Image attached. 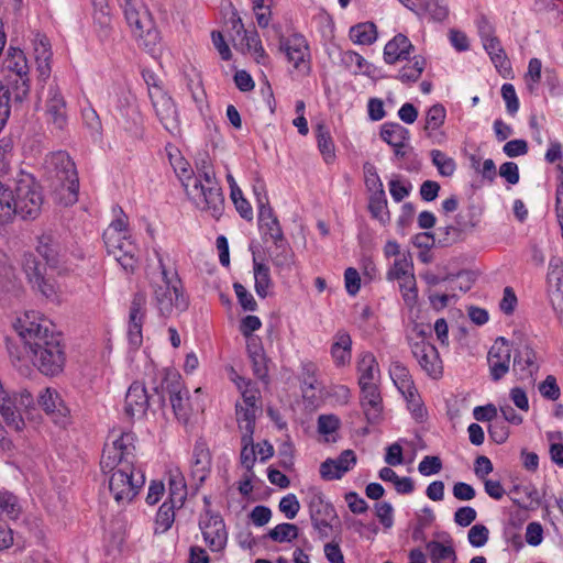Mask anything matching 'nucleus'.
Here are the masks:
<instances>
[{"mask_svg": "<svg viewBox=\"0 0 563 563\" xmlns=\"http://www.w3.org/2000/svg\"><path fill=\"white\" fill-rule=\"evenodd\" d=\"M112 443L104 445L100 466L109 476V490L118 506L130 504L145 483L141 468L136 467V435L131 431L110 432Z\"/></svg>", "mask_w": 563, "mask_h": 563, "instance_id": "1", "label": "nucleus"}, {"mask_svg": "<svg viewBox=\"0 0 563 563\" xmlns=\"http://www.w3.org/2000/svg\"><path fill=\"white\" fill-rule=\"evenodd\" d=\"M14 329L29 347L33 363L46 376H56L63 372L66 356L60 345L59 334L53 324L36 311H26L18 318Z\"/></svg>", "mask_w": 563, "mask_h": 563, "instance_id": "2", "label": "nucleus"}, {"mask_svg": "<svg viewBox=\"0 0 563 563\" xmlns=\"http://www.w3.org/2000/svg\"><path fill=\"white\" fill-rule=\"evenodd\" d=\"M159 273L155 278L153 275L150 280L154 296V305L162 318H170L174 314L186 311L189 307V299L186 296L183 284L176 271L172 272L164 263V258L158 251H155Z\"/></svg>", "mask_w": 563, "mask_h": 563, "instance_id": "3", "label": "nucleus"}, {"mask_svg": "<svg viewBox=\"0 0 563 563\" xmlns=\"http://www.w3.org/2000/svg\"><path fill=\"white\" fill-rule=\"evenodd\" d=\"M119 212L121 217L113 220L103 232V242L108 254L112 255L126 273L132 274L139 264V249L128 235V219L121 208Z\"/></svg>", "mask_w": 563, "mask_h": 563, "instance_id": "4", "label": "nucleus"}, {"mask_svg": "<svg viewBox=\"0 0 563 563\" xmlns=\"http://www.w3.org/2000/svg\"><path fill=\"white\" fill-rule=\"evenodd\" d=\"M189 198L200 209L219 219L224 209L222 189L216 181L213 168H207L197 176L188 177L184 184Z\"/></svg>", "mask_w": 563, "mask_h": 563, "instance_id": "5", "label": "nucleus"}, {"mask_svg": "<svg viewBox=\"0 0 563 563\" xmlns=\"http://www.w3.org/2000/svg\"><path fill=\"white\" fill-rule=\"evenodd\" d=\"M161 406L165 405V396H168L175 417L187 422L191 412L188 390L184 387L181 376L173 369H166L159 385L153 387Z\"/></svg>", "mask_w": 563, "mask_h": 563, "instance_id": "6", "label": "nucleus"}, {"mask_svg": "<svg viewBox=\"0 0 563 563\" xmlns=\"http://www.w3.org/2000/svg\"><path fill=\"white\" fill-rule=\"evenodd\" d=\"M34 405V397L27 389L10 394L3 387L0 388V415L5 424L16 432L25 428L22 413L33 409Z\"/></svg>", "mask_w": 563, "mask_h": 563, "instance_id": "7", "label": "nucleus"}, {"mask_svg": "<svg viewBox=\"0 0 563 563\" xmlns=\"http://www.w3.org/2000/svg\"><path fill=\"white\" fill-rule=\"evenodd\" d=\"M45 166L51 176L59 183V186L67 189V203H75L79 190V180L75 163L70 156L64 151L52 153L47 156Z\"/></svg>", "mask_w": 563, "mask_h": 563, "instance_id": "8", "label": "nucleus"}, {"mask_svg": "<svg viewBox=\"0 0 563 563\" xmlns=\"http://www.w3.org/2000/svg\"><path fill=\"white\" fill-rule=\"evenodd\" d=\"M42 205L43 197L33 178L30 176L21 178L13 192L14 214L24 220L35 219L41 212Z\"/></svg>", "mask_w": 563, "mask_h": 563, "instance_id": "9", "label": "nucleus"}, {"mask_svg": "<svg viewBox=\"0 0 563 563\" xmlns=\"http://www.w3.org/2000/svg\"><path fill=\"white\" fill-rule=\"evenodd\" d=\"M148 96L162 125L170 134H178L180 132L178 112L172 97L157 85L148 88Z\"/></svg>", "mask_w": 563, "mask_h": 563, "instance_id": "10", "label": "nucleus"}, {"mask_svg": "<svg viewBox=\"0 0 563 563\" xmlns=\"http://www.w3.org/2000/svg\"><path fill=\"white\" fill-rule=\"evenodd\" d=\"M22 266L34 290H37L45 298H53L56 295L55 279L46 277V265L42 264L34 254H24Z\"/></svg>", "mask_w": 563, "mask_h": 563, "instance_id": "11", "label": "nucleus"}, {"mask_svg": "<svg viewBox=\"0 0 563 563\" xmlns=\"http://www.w3.org/2000/svg\"><path fill=\"white\" fill-rule=\"evenodd\" d=\"M308 507L312 527L318 530L321 538L328 537L325 529L331 528L332 521L338 518L335 508L320 492L311 494Z\"/></svg>", "mask_w": 563, "mask_h": 563, "instance_id": "12", "label": "nucleus"}, {"mask_svg": "<svg viewBox=\"0 0 563 563\" xmlns=\"http://www.w3.org/2000/svg\"><path fill=\"white\" fill-rule=\"evenodd\" d=\"M411 353L415 358L418 361L421 369L426 372V374L433 378L439 379L443 375V365L440 358V354L438 349L427 342L426 340H420L417 342H410Z\"/></svg>", "mask_w": 563, "mask_h": 563, "instance_id": "13", "label": "nucleus"}, {"mask_svg": "<svg viewBox=\"0 0 563 563\" xmlns=\"http://www.w3.org/2000/svg\"><path fill=\"white\" fill-rule=\"evenodd\" d=\"M279 48L286 54L288 62L292 64L295 69L301 74L309 73V47L302 35L295 34L287 38L282 37Z\"/></svg>", "mask_w": 563, "mask_h": 563, "instance_id": "14", "label": "nucleus"}, {"mask_svg": "<svg viewBox=\"0 0 563 563\" xmlns=\"http://www.w3.org/2000/svg\"><path fill=\"white\" fill-rule=\"evenodd\" d=\"M146 295L142 291L134 294L129 312L128 339L133 349H139L143 342L142 327L146 316Z\"/></svg>", "mask_w": 563, "mask_h": 563, "instance_id": "15", "label": "nucleus"}, {"mask_svg": "<svg viewBox=\"0 0 563 563\" xmlns=\"http://www.w3.org/2000/svg\"><path fill=\"white\" fill-rule=\"evenodd\" d=\"M511 360V346L504 336L495 340L488 351V365L493 380L503 378L509 371Z\"/></svg>", "mask_w": 563, "mask_h": 563, "instance_id": "16", "label": "nucleus"}, {"mask_svg": "<svg viewBox=\"0 0 563 563\" xmlns=\"http://www.w3.org/2000/svg\"><path fill=\"white\" fill-rule=\"evenodd\" d=\"M37 401L56 424L60 427L67 426L70 410L56 389L51 387L44 388L40 393Z\"/></svg>", "mask_w": 563, "mask_h": 563, "instance_id": "17", "label": "nucleus"}, {"mask_svg": "<svg viewBox=\"0 0 563 563\" xmlns=\"http://www.w3.org/2000/svg\"><path fill=\"white\" fill-rule=\"evenodd\" d=\"M203 539L212 552L222 551L225 548L228 533L223 519L219 515L207 514L199 521Z\"/></svg>", "mask_w": 563, "mask_h": 563, "instance_id": "18", "label": "nucleus"}, {"mask_svg": "<svg viewBox=\"0 0 563 563\" xmlns=\"http://www.w3.org/2000/svg\"><path fill=\"white\" fill-rule=\"evenodd\" d=\"M45 113L47 123L53 129L63 131L67 125V106L66 101L57 86L51 85L45 102Z\"/></svg>", "mask_w": 563, "mask_h": 563, "instance_id": "19", "label": "nucleus"}, {"mask_svg": "<svg viewBox=\"0 0 563 563\" xmlns=\"http://www.w3.org/2000/svg\"><path fill=\"white\" fill-rule=\"evenodd\" d=\"M121 7L129 25L135 27L139 36L146 33L147 36L156 38L157 32L152 30L147 11L140 0H122Z\"/></svg>", "mask_w": 563, "mask_h": 563, "instance_id": "20", "label": "nucleus"}, {"mask_svg": "<svg viewBox=\"0 0 563 563\" xmlns=\"http://www.w3.org/2000/svg\"><path fill=\"white\" fill-rule=\"evenodd\" d=\"M30 91L29 73L25 74H4L0 81V97L10 101L13 98L18 102H22Z\"/></svg>", "mask_w": 563, "mask_h": 563, "instance_id": "21", "label": "nucleus"}, {"mask_svg": "<svg viewBox=\"0 0 563 563\" xmlns=\"http://www.w3.org/2000/svg\"><path fill=\"white\" fill-rule=\"evenodd\" d=\"M151 396L144 384L140 382H133L125 395L124 412L128 417H143L150 405Z\"/></svg>", "mask_w": 563, "mask_h": 563, "instance_id": "22", "label": "nucleus"}, {"mask_svg": "<svg viewBox=\"0 0 563 563\" xmlns=\"http://www.w3.org/2000/svg\"><path fill=\"white\" fill-rule=\"evenodd\" d=\"M356 464L353 450H344L336 459H327L320 465V475L325 481L340 479Z\"/></svg>", "mask_w": 563, "mask_h": 563, "instance_id": "23", "label": "nucleus"}, {"mask_svg": "<svg viewBox=\"0 0 563 563\" xmlns=\"http://www.w3.org/2000/svg\"><path fill=\"white\" fill-rule=\"evenodd\" d=\"M212 456L206 442L197 441L191 460V477L196 485H201L211 471Z\"/></svg>", "mask_w": 563, "mask_h": 563, "instance_id": "24", "label": "nucleus"}, {"mask_svg": "<svg viewBox=\"0 0 563 563\" xmlns=\"http://www.w3.org/2000/svg\"><path fill=\"white\" fill-rule=\"evenodd\" d=\"M258 227L265 235L273 241H282L284 233L273 208L269 206L267 195L260 197Z\"/></svg>", "mask_w": 563, "mask_h": 563, "instance_id": "25", "label": "nucleus"}, {"mask_svg": "<svg viewBox=\"0 0 563 563\" xmlns=\"http://www.w3.org/2000/svg\"><path fill=\"white\" fill-rule=\"evenodd\" d=\"M361 405L368 423L376 424L382 419L383 405L377 385L361 387Z\"/></svg>", "mask_w": 563, "mask_h": 563, "instance_id": "26", "label": "nucleus"}, {"mask_svg": "<svg viewBox=\"0 0 563 563\" xmlns=\"http://www.w3.org/2000/svg\"><path fill=\"white\" fill-rule=\"evenodd\" d=\"M413 52L415 46L405 34L398 33L385 45L384 60L393 65L397 62L408 59Z\"/></svg>", "mask_w": 563, "mask_h": 563, "instance_id": "27", "label": "nucleus"}, {"mask_svg": "<svg viewBox=\"0 0 563 563\" xmlns=\"http://www.w3.org/2000/svg\"><path fill=\"white\" fill-rule=\"evenodd\" d=\"M518 368L521 379L532 378L539 371L540 365L537 360V353L531 346L525 345L515 354L514 369L517 371Z\"/></svg>", "mask_w": 563, "mask_h": 563, "instance_id": "28", "label": "nucleus"}, {"mask_svg": "<svg viewBox=\"0 0 563 563\" xmlns=\"http://www.w3.org/2000/svg\"><path fill=\"white\" fill-rule=\"evenodd\" d=\"M331 356L336 366H344L351 362L352 339L346 331L340 330L335 333L331 345Z\"/></svg>", "mask_w": 563, "mask_h": 563, "instance_id": "29", "label": "nucleus"}, {"mask_svg": "<svg viewBox=\"0 0 563 563\" xmlns=\"http://www.w3.org/2000/svg\"><path fill=\"white\" fill-rule=\"evenodd\" d=\"M117 109L124 120V128L126 130H132L133 126L141 122V114L135 103V98L132 95L125 93L119 97Z\"/></svg>", "mask_w": 563, "mask_h": 563, "instance_id": "30", "label": "nucleus"}, {"mask_svg": "<svg viewBox=\"0 0 563 563\" xmlns=\"http://www.w3.org/2000/svg\"><path fill=\"white\" fill-rule=\"evenodd\" d=\"M379 135L391 147H405L410 137L409 130L396 122L384 123Z\"/></svg>", "mask_w": 563, "mask_h": 563, "instance_id": "31", "label": "nucleus"}, {"mask_svg": "<svg viewBox=\"0 0 563 563\" xmlns=\"http://www.w3.org/2000/svg\"><path fill=\"white\" fill-rule=\"evenodd\" d=\"M357 369L360 373V387L374 386L375 379L379 374L378 364L372 353H365L358 362Z\"/></svg>", "mask_w": 563, "mask_h": 563, "instance_id": "32", "label": "nucleus"}, {"mask_svg": "<svg viewBox=\"0 0 563 563\" xmlns=\"http://www.w3.org/2000/svg\"><path fill=\"white\" fill-rule=\"evenodd\" d=\"M36 251L46 261L47 265H49V266L57 265L60 246L53 234H51V233L42 234L38 238V244L36 246Z\"/></svg>", "mask_w": 563, "mask_h": 563, "instance_id": "33", "label": "nucleus"}, {"mask_svg": "<svg viewBox=\"0 0 563 563\" xmlns=\"http://www.w3.org/2000/svg\"><path fill=\"white\" fill-rule=\"evenodd\" d=\"M257 410L258 408L245 407L241 404H236L235 406L239 430L241 432V437H245L246 441L249 440V437H253L254 434Z\"/></svg>", "mask_w": 563, "mask_h": 563, "instance_id": "34", "label": "nucleus"}, {"mask_svg": "<svg viewBox=\"0 0 563 563\" xmlns=\"http://www.w3.org/2000/svg\"><path fill=\"white\" fill-rule=\"evenodd\" d=\"M273 242L275 244V250L271 256L274 266L280 269V272H289L294 264V252L288 246L285 236H283L282 241Z\"/></svg>", "mask_w": 563, "mask_h": 563, "instance_id": "35", "label": "nucleus"}, {"mask_svg": "<svg viewBox=\"0 0 563 563\" xmlns=\"http://www.w3.org/2000/svg\"><path fill=\"white\" fill-rule=\"evenodd\" d=\"M349 34L353 43L371 45L377 38V29L373 22H363L352 26Z\"/></svg>", "mask_w": 563, "mask_h": 563, "instance_id": "36", "label": "nucleus"}, {"mask_svg": "<svg viewBox=\"0 0 563 563\" xmlns=\"http://www.w3.org/2000/svg\"><path fill=\"white\" fill-rule=\"evenodd\" d=\"M4 74H25L29 73L26 57L23 51L14 47L8 49L3 60Z\"/></svg>", "mask_w": 563, "mask_h": 563, "instance_id": "37", "label": "nucleus"}, {"mask_svg": "<svg viewBox=\"0 0 563 563\" xmlns=\"http://www.w3.org/2000/svg\"><path fill=\"white\" fill-rule=\"evenodd\" d=\"M426 58L421 55H415L409 64L402 66L397 78L401 82H416L426 68Z\"/></svg>", "mask_w": 563, "mask_h": 563, "instance_id": "38", "label": "nucleus"}, {"mask_svg": "<svg viewBox=\"0 0 563 563\" xmlns=\"http://www.w3.org/2000/svg\"><path fill=\"white\" fill-rule=\"evenodd\" d=\"M432 563H442L450 561L456 563L457 556L452 545H444L439 541H429L426 545Z\"/></svg>", "mask_w": 563, "mask_h": 563, "instance_id": "39", "label": "nucleus"}, {"mask_svg": "<svg viewBox=\"0 0 563 563\" xmlns=\"http://www.w3.org/2000/svg\"><path fill=\"white\" fill-rule=\"evenodd\" d=\"M317 143L318 148L327 164H330L335 158L334 143L330 135V132L323 124H318L317 130Z\"/></svg>", "mask_w": 563, "mask_h": 563, "instance_id": "40", "label": "nucleus"}, {"mask_svg": "<svg viewBox=\"0 0 563 563\" xmlns=\"http://www.w3.org/2000/svg\"><path fill=\"white\" fill-rule=\"evenodd\" d=\"M368 210L373 218L379 220L382 223L389 220L385 190H378L372 194L368 202Z\"/></svg>", "mask_w": 563, "mask_h": 563, "instance_id": "41", "label": "nucleus"}, {"mask_svg": "<svg viewBox=\"0 0 563 563\" xmlns=\"http://www.w3.org/2000/svg\"><path fill=\"white\" fill-rule=\"evenodd\" d=\"M254 278L256 294L261 298H265L268 295L269 287L272 286L269 267L254 260Z\"/></svg>", "mask_w": 563, "mask_h": 563, "instance_id": "42", "label": "nucleus"}, {"mask_svg": "<svg viewBox=\"0 0 563 563\" xmlns=\"http://www.w3.org/2000/svg\"><path fill=\"white\" fill-rule=\"evenodd\" d=\"M21 514V505L15 495L7 490H0V517L5 516L15 520Z\"/></svg>", "mask_w": 563, "mask_h": 563, "instance_id": "43", "label": "nucleus"}, {"mask_svg": "<svg viewBox=\"0 0 563 563\" xmlns=\"http://www.w3.org/2000/svg\"><path fill=\"white\" fill-rule=\"evenodd\" d=\"M418 15H429L434 21H443L449 13L448 7L441 4L440 0H422L421 7L415 12Z\"/></svg>", "mask_w": 563, "mask_h": 563, "instance_id": "44", "label": "nucleus"}, {"mask_svg": "<svg viewBox=\"0 0 563 563\" xmlns=\"http://www.w3.org/2000/svg\"><path fill=\"white\" fill-rule=\"evenodd\" d=\"M445 117L446 111L442 104L437 103L429 108L426 114V124L423 128L429 137L432 135L433 131L443 125Z\"/></svg>", "mask_w": 563, "mask_h": 563, "instance_id": "45", "label": "nucleus"}, {"mask_svg": "<svg viewBox=\"0 0 563 563\" xmlns=\"http://www.w3.org/2000/svg\"><path fill=\"white\" fill-rule=\"evenodd\" d=\"M299 536V529L294 523H279L275 528L268 531L267 537L278 543L290 542L297 539Z\"/></svg>", "mask_w": 563, "mask_h": 563, "instance_id": "46", "label": "nucleus"}, {"mask_svg": "<svg viewBox=\"0 0 563 563\" xmlns=\"http://www.w3.org/2000/svg\"><path fill=\"white\" fill-rule=\"evenodd\" d=\"M412 268L413 264L411 258L402 255L401 257L395 260L393 266L387 273V279H397L398 282H401L406 279L407 276H413Z\"/></svg>", "mask_w": 563, "mask_h": 563, "instance_id": "47", "label": "nucleus"}, {"mask_svg": "<svg viewBox=\"0 0 563 563\" xmlns=\"http://www.w3.org/2000/svg\"><path fill=\"white\" fill-rule=\"evenodd\" d=\"M177 505L165 501L158 509L155 519V532L164 533L166 532L173 525L175 519L174 509Z\"/></svg>", "mask_w": 563, "mask_h": 563, "instance_id": "48", "label": "nucleus"}, {"mask_svg": "<svg viewBox=\"0 0 563 563\" xmlns=\"http://www.w3.org/2000/svg\"><path fill=\"white\" fill-rule=\"evenodd\" d=\"M13 191L0 183V224L9 223L14 214Z\"/></svg>", "mask_w": 563, "mask_h": 563, "instance_id": "49", "label": "nucleus"}, {"mask_svg": "<svg viewBox=\"0 0 563 563\" xmlns=\"http://www.w3.org/2000/svg\"><path fill=\"white\" fill-rule=\"evenodd\" d=\"M483 45L496 67H506L508 65L506 53L497 36L483 41Z\"/></svg>", "mask_w": 563, "mask_h": 563, "instance_id": "50", "label": "nucleus"}, {"mask_svg": "<svg viewBox=\"0 0 563 563\" xmlns=\"http://www.w3.org/2000/svg\"><path fill=\"white\" fill-rule=\"evenodd\" d=\"M241 453H240V462L241 465L246 470L247 474H254L253 467L256 462V450L253 441V437H249V440H245V437H241Z\"/></svg>", "mask_w": 563, "mask_h": 563, "instance_id": "51", "label": "nucleus"}, {"mask_svg": "<svg viewBox=\"0 0 563 563\" xmlns=\"http://www.w3.org/2000/svg\"><path fill=\"white\" fill-rule=\"evenodd\" d=\"M430 155L440 175L450 177L454 174L456 164L452 157H449L440 150H432Z\"/></svg>", "mask_w": 563, "mask_h": 563, "instance_id": "52", "label": "nucleus"}, {"mask_svg": "<svg viewBox=\"0 0 563 563\" xmlns=\"http://www.w3.org/2000/svg\"><path fill=\"white\" fill-rule=\"evenodd\" d=\"M341 62L353 74L366 73L364 68H368L369 66L363 56L353 51L343 52L341 55Z\"/></svg>", "mask_w": 563, "mask_h": 563, "instance_id": "53", "label": "nucleus"}, {"mask_svg": "<svg viewBox=\"0 0 563 563\" xmlns=\"http://www.w3.org/2000/svg\"><path fill=\"white\" fill-rule=\"evenodd\" d=\"M542 63L539 58H531L528 65V71L525 76L526 86L530 93H534L541 79Z\"/></svg>", "mask_w": 563, "mask_h": 563, "instance_id": "54", "label": "nucleus"}, {"mask_svg": "<svg viewBox=\"0 0 563 563\" xmlns=\"http://www.w3.org/2000/svg\"><path fill=\"white\" fill-rule=\"evenodd\" d=\"M317 366L312 362L302 363L301 366V388L302 391L307 395L309 390H314L317 388Z\"/></svg>", "mask_w": 563, "mask_h": 563, "instance_id": "55", "label": "nucleus"}, {"mask_svg": "<svg viewBox=\"0 0 563 563\" xmlns=\"http://www.w3.org/2000/svg\"><path fill=\"white\" fill-rule=\"evenodd\" d=\"M235 383L239 389L242 390V405L245 407L257 408L256 401L258 398V390L251 387V380H246L245 378L239 376Z\"/></svg>", "mask_w": 563, "mask_h": 563, "instance_id": "56", "label": "nucleus"}, {"mask_svg": "<svg viewBox=\"0 0 563 563\" xmlns=\"http://www.w3.org/2000/svg\"><path fill=\"white\" fill-rule=\"evenodd\" d=\"M185 489L186 484L183 476L172 475L169 478V503L181 506L186 494Z\"/></svg>", "mask_w": 563, "mask_h": 563, "instance_id": "57", "label": "nucleus"}, {"mask_svg": "<svg viewBox=\"0 0 563 563\" xmlns=\"http://www.w3.org/2000/svg\"><path fill=\"white\" fill-rule=\"evenodd\" d=\"M399 288L406 305L409 307L415 306L418 299L415 275L407 276L406 279L399 282Z\"/></svg>", "mask_w": 563, "mask_h": 563, "instance_id": "58", "label": "nucleus"}, {"mask_svg": "<svg viewBox=\"0 0 563 563\" xmlns=\"http://www.w3.org/2000/svg\"><path fill=\"white\" fill-rule=\"evenodd\" d=\"M227 29L229 31L230 37L233 42V45L238 47V38L246 32L244 24L242 22L241 16L239 15L236 10H232L231 16L225 22Z\"/></svg>", "mask_w": 563, "mask_h": 563, "instance_id": "59", "label": "nucleus"}, {"mask_svg": "<svg viewBox=\"0 0 563 563\" xmlns=\"http://www.w3.org/2000/svg\"><path fill=\"white\" fill-rule=\"evenodd\" d=\"M390 376L400 390H402V387H410L412 383L409 371L400 362L391 364Z\"/></svg>", "mask_w": 563, "mask_h": 563, "instance_id": "60", "label": "nucleus"}, {"mask_svg": "<svg viewBox=\"0 0 563 563\" xmlns=\"http://www.w3.org/2000/svg\"><path fill=\"white\" fill-rule=\"evenodd\" d=\"M489 537V530L486 526L482 523L474 525L467 533L468 542L474 548L484 547Z\"/></svg>", "mask_w": 563, "mask_h": 563, "instance_id": "61", "label": "nucleus"}, {"mask_svg": "<svg viewBox=\"0 0 563 563\" xmlns=\"http://www.w3.org/2000/svg\"><path fill=\"white\" fill-rule=\"evenodd\" d=\"M364 176H365V185L369 191H378L384 190L383 183L377 174L376 167L369 163L366 162L363 165Z\"/></svg>", "mask_w": 563, "mask_h": 563, "instance_id": "62", "label": "nucleus"}, {"mask_svg": "<svg viewBox=\"0 0 563 563\" xmlns=\"http://www.w3.org/2000/svg\"><path fill=\"white\" fill-rule=\"evenodd\" d=\"M257 24L266 27L269 23L272 0H252Z\"/></svg>", "mask_w": 563, "mask_h": 563, "instance_id": "63", "label": "nucleus"}, {"mask_svg": "<svg viewBox=\"0 0 563 563\" xmlns=\"http://www.w3.org/2000/svg\"><path fill=\"white\" fill-rule=\"evenodd\" d=\"M442 470V461L439 456L426 455L418 465V471L423 476L438 474Z\"/></svg>", "mask_w": 563, "mask_h": 563, "instance_id": "64", "label": "nucleus"}]
</instances>
